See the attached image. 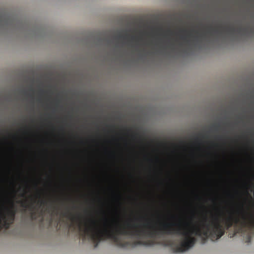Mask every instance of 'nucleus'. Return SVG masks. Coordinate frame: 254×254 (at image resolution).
<instances>
[{"label":"nucleus","mask_w":254,"mask_h":254,"mask_svg":"<svg viewBox=\"0 0 254 254\" xmlns=\"http://www.w3.org/2000/svg\"><path fill=\"white\" fill-rule=\"evenodd\" d=\"M228 216L223 213L221 223L219 218L215 217L210 223H204L202 228L192 225L191 221H185L175 224L164 222L159 228L151 225L150 223L143 224L142 227L130 224V237H135L137 240L130 242V247L137 245L151 246L154 245L153 239L164 234H175L182 236L184 240L180 244L173 246L172 241L169 245L172 247L174 253H182L191 248L196 242L192 235L202 237L204 241L209 238L212 241L220 238L225 233V230L231 228L234 224H239L241 226L239 232L243 233L247 227H254V212H248L242 205L241 209L237 211L239 217H234L232 212L227 211Z\"/></svg>","instance_id":"1"},{"label":"nucleus","mask_w":254,"mask_h":254,"mask_svg":"<svg viewBox=\"0 0 254 254\" xmlns=\"http://www.w3.org/2000/svg\"><path fill=\"white\" fill-rule=\"evenodd\" d=\"M253 29L249 26L243 27L239 26L237 28L235 27L234 25H227L223 26L221 24L217 25L215 28L212 26H210L208 29L206 33L200 34L198 36H195L196 38L204 37L206 36V34L213 36L215 34H222V33H226L229 35H233L235 33H238L242 35H246L248 33H252Z\"/></svg>","instance_id":"2"},{"label":"nucleus","mask_w":254,"mask_h":254,"mask_svg":"<svg viewBox=\"0 0 254 254\" xmlns=\"http://www.w3.org/2000/svg\"><path fill=\"white\" fill-rule=\"evenodd\" d=\"M6 213L5 214L3 213V214L6 215V218L8 219V220H10V221L14 222L16 213V210L14 203L12 201L11 202V207L10 208H6ZM0 213H3V212H0Z\"/></svg>","instance_id":"3"},{"label":"nucleus","mask_w":254,"mask_h":254,"mask_svg":"<svg viewBox=\"0 0 254 254\" xmlns=\"http://www.w3.org/2000/svg\"><path fill=\"white\" fill-rule=\"evenodd\" d=\"M62 214H63V216L67 217L70 220H71L72 221H74L75 220H76L77 219H79V216L76 217L75 215H74V214H73L72 213H71V212H69L68 211L64 212Z\"/></svg>","instance_id":"4"},{"label":"nucleus","mask_w":254,"mask_h":254,"mask_svg":"<svg viewBox=\"0 0 254 254\" xmlns=\"http://www.w3.org/2000/svg\"><path fill=\"white\" fill-rule=\"evenodd\" d=\"M188 37H192L191 33H189V34L188 36H182L180 37V38H181V39H182L184 41H186L187 42L188 44H189V41L187 39V38Z\"/></svg>","instance_id":"5"},{"label":"nucleus","mask_w":254,"mask_h":254,"mask_svg":"<svg viewBox=\"0 0 254 254\" xmlns=\"http://www.w3.org/2000/svg\"><path fill=\"white\" fill-rule=\"evenodd\" d=\"M127 37V34H126V35H125L124 36H123L121 34H119L117 37H116V39L117 40H120L121 39H126Z\"/></svg>","instance_id":"6"},{"label":"nucleus","mask_w":254,"mask_h":254,"mask_svg":"<svg viewBox=\"0 0 254 254\" xmlns=\"http://www.w3.org/2000/svg\"><path fill=\"white\" fill-rule=\"evenodd\" d=\"M17 203H20L21 206L24 208H27L28 207V205H27L26 203L24 201H17Z\"/></svg>","instance_id":"7"},{"label":"nucleus","mask_w":254,"mask_h":254,"mask_svg":"<svg viewBox=\"0 0 254 254\" xmlns=\"http://www.w3.org/2000/svg\"><path fill=\"white\" fill-rule=\"evenodd\" d=\"M251 238H252V237H251V230H248L247 242H250V241L251 240Z\"/></svg>","instance_id":"8"},{"label":"nucleus","mask_w":254,"mask_h":254,"mask_svg":"<svg viewBox=\"0 0 254 254\" xmlns=\"http://www.w3.org/2000/svg\"><path fill=\"white\" fill-rule=\"evenodd\" d=\"M31 218L33 220H35L36 219L35 213L34 212H31Z\"/></svg>","instance_id":"9"},{"label":"nucleus","mask_w":254,"mask_h":254,"mask_svg":"<svg viewBox=\"0 0 254 254\" xmlns=\"http://www.w3.org/2000/svg\"><path fill=\"white\" fill-rule=\"evenodd\" d=\"M46 203V202L45 201V200H42L41 201H40V204L41 205L42 204H45Z\"/></svg>","instance_id":"10"},{"label":"nucleus","mask_w":254,"mask_h":254,"mask_svg":"<svg viewBox=\"0 0 254 254\" xmlns=\"http://www.w3.org/2000/svg\"><path fill=\"white\" fill-rule=\"evenodd\" d=\"M136 135H137V134H132L131 136H132V137L133 138H136Z\"/></svg>","instance_id":"11"},{"label":"nucleus","mask_w":254,"mask_h":254,"mask_svg":"<svg viewBox=\"0 0 254 254\" xmlns=\"http://www.w3.org/2000/svg\"><path fill=\"white\" fill-rule=\"evenodd\" d=\"M131 38V40H134V39H136V37L135 36H132Z\"/></svg>","instance_id":"12"},{"label":"nucleus","mask_w":254,"mask_h":254,"mask_svg":"<svg viewBox=\"0 0 254 254\" xmlns=\"http://www.w3.org/2000/svg\"><path fill=\"white\" fill-rule=\"evenodd\" d=\"M181 31L183 32H187V31L186 30H182Z\"/></svg>","instance_id":"13"},{"label":"nucleus","mask_w":254,"mask_h":254,"mask_svg":"<svg viewBox=\"0 0 254 254\" xmlns=\"http://www.w3.org/2000/svg\"><path fill=\"white\" fill-rule=\"evenodd\" d=\"M195 140H196V141L199 140V138H198V137H195Z\"/></svg>","instance_id":"14"},{"label":"nucleus","mask_w":254,"mask_h":254,"mask_svg":"<svg viewBox=\"0 0 254 254\" xmlns=\"http://www.w3.org/2000/svg\"><path fill=\"white\" fill-rule=\"evenodd\" d=\"M195 34H198V31H195Z\"/></svg>","instance_id":"15"},{"label":"nucleus","mask_w":254,"mask_h":254,"mask_svg":"<svg viewBox=\"0 0 254 254\" xmlns=\"http://www.w3.org/2000/svg\"><path fill=\"white\" fill-rule=\"evenodd\" d=\"M24 94H26L27 92L26 91H24Z\"/></svg>","instance_id":"16"},{"label":"nucleus","mask_w":254,"mask_h":254,"mask_svg":"<svg viewBox=\"0 0 254 254\" xmlns=\"http://www.w3.org/2000/svg\"><path fill=\"white\" fill-rule=\"evenodd\" d=\"M215 127L216 129H217V127H218V126H216V127Z\"/></svg>","instance_id":"17"},{"label":"nucleus","mask_w":254,"mask_h":254,"mask_svg":"<svg viewBox=\"0 0 254 254\" xmlns=\"http://www.w3.org/2000/svg\"><path fill=\"white\" fill-rule=\"evenodd\" d=\"M171 31L170 30L168 31V32L170 33Z\"/></svg>","instance_id":"18"},{"label":"nucleus","mask_w":254,"mask_h":254,"mask_svg":"<svg viewBox=\"0 0 254 254\" xmlns=\"http://www.w3.org/2000/svg\"><path fill=\"white\" fill-rule=\"evenodd\" d=\"M24 194H22L21 195H22V196H24Z\"/></svg>","instance_id":"19"},{"label":"nucleus","mask_w":254,"mask_h":254,"mask_svg":"<svg viewBox=\"0 0 254 254\" xmlns=\"http://www.w3.org/2000/svg\"><path fill=\"white\" fill-rule=\"evenodd\" d=\"M250 198L251 199H252V197L251 196H250Z\"/></svg>","instance_id":"20"}]
</instances>
